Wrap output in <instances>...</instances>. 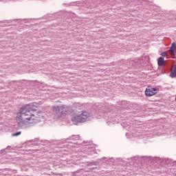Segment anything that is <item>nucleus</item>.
Listing matches in <instances>:
<instances>
[{"instance_id": "423d86ee", "label": "nucleus", "mask_w": 176, "mask_h": 176, "mask_svg": "<svg viewBox=\"0 0 176 176\" xmlns=\"http://www.w3.org/2000/svg\"><path fill=\"white\" fill-rule=\"evenodd\" d=\"M157 65L159 67H164V65H166V62L164 61V58L160 57L157 59Z\"/></svg>"}, {"instance_id": "6e6552de", "label": "nucleus", "mask_w": 176, "mask_h": 176, "mask_svg": "<svg viewBox=\"0 0 176 176\" xmlns=\"http://www.w3.org/2000/svg\"><path fill=\"white\" fill-rule=\"evenodd\" d=\"M20 134H21V131L16 132L15 133H12V137H17V136L20 135Z\"/></svg>"}, {"instance_id": "39448f33", "label": "nucleus", "mask_w": 176, "mask_h": 176, "mask_svg": "<svg viewBox=\"0 0 176 176\" xmlns=\"http://www.w3.org/2000/svg\"><path fill=\"white\" fill-rule=\"evenodd\" d=\"M169 53L171 56H176V44L175 43H173L170 50H169Z\"/></svg>"}, {"instance_id": "20e7f679", "label": "nucleus", "mask_w": 176, "mask_h": 176, "mask_svg": "<svg viewBox=\"0 0 176 176\" xmlns=\"http://www.w3.org/2000/svg\"><path fill=\"white\" fill-rule=\"evenodd\" d=\"M157 94V89L156 88H147L145 90V96L146 97H152V96H155V94Z\"/></svg>"}, {"instance_id": "f257e3e1", "label": "nucleus", "mask_w": 176, "mask_h": 176, "mask_svg": "<svg viewBox=\"0 0 176 176\" xmlns=\"http://www.w3.org/2000/svg\"><path fill=\"white\" fill-rule=\"evenodd\" d=\"M37 107L35 104H27L19 108L16 113L15 120L19 129H24L30 124H36L41 122L42 116L36 111Z\"/></svg>"}, {"instance_id": "0eeeda50", "label": "nucleus", "mask_w": 176, "mask_h": 176, "mask_svg": "<svg viewBox=\"0 0 176 176\" xmlns=\"http://www.w3.org/2000/svg\"><path fill=\"white\" fill-rule=\"evenodd\" d=\"M170 78H175L176 76V65H173L170 70Z\"/></svg>"}, {"instance_id": "7ed1b4c3", "label": "nucleus", "mask_w": 176, "mask_h": 176, "mask_svg": "<svg viewBox=\"0 0 176 176\" xmlns=\"http://www.w3.org/2000/svg\"><path fill=\"white\" fill-rule=\"evenodd\" d=\"M54 111L59 118H64L65 117V115H67V112H68L69 109L68 107L65 105H60L55 108Z\"/></svg>"}, {"instance_id": "f03ea898", "label": "nucleus", "mask_w": 176, "mask_h": 176, "mask_svg": "<svg viewBox=\"0 0 176 176\" xmlns=\"http://www.w3.org/2000/svg\"><path fill=\"white\" fill-rule=\"evenodd\" d=\"M88 118H90V113L86 111H82L72 116V122L74 123V124H78V123H85V122L87 120Z\"/></svg>"}, {"instance_id": "1a4fd4ad", "label": "nucleus", "mask_w": 176, "mask_h": 176, "mask_svg": "<svg viewBox=\"0 0 176 176\" xmlns=\"http://www.w3.org/2000/svg\"><path fill=\"white\" fill-rule=\"evenodd\" d=\"M161 56H162V57H166L167 56V52H162Z\"/></svg>"}]
</instances>
